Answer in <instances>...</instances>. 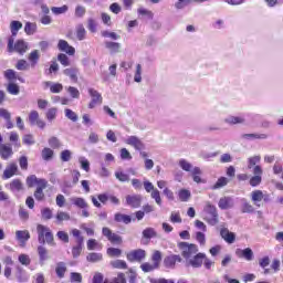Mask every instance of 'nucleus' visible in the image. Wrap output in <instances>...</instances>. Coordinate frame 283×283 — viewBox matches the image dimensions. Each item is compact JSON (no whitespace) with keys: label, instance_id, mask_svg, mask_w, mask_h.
I'll list each match as a JSON object with an SVG mask.
<instances>
[{"label":"nucleus","instance_id":"f257e3e1","mask_svg":"<svg viewBox=\"0 0 283 283\" xmlns=\"http://www.w3.org/2000/svg\"><path fill=\"white\" fill-rule=\"evenodd\" d=\"M36 231H38V240L40 244H54V234H52V231L50 228L43 226V224H38L36 226Z\"/></svg>","mask_w":283,"mask_h":283},{"label":"nucleus","instance_id":"f03ea898","mask_svg":"<svg viewBox=\"0 0 283 283\" xmlns=\"http://www.w3.org/2000/svg\"><path fill=\"white\" fill-rule=\"evenodd\" d=\"M179 249L181 250V255L185 258L186 262L198 253V245L193 243L180 242Z\"/></svg>","mask_w":283,"mask_h":283},{"label":"nucleus","instance_id":"7ed1b4c3","mask_svg":"<svg viewBox=\"0 0 283 283\" xmlns=\"http://www.w3.org/2000/svg\"><path fill=\"white\" fill-rule=\"evenodd\" d=\"M203 211L206 213H209L210 217L206 218V221L208 222V224H211L212 227H216V224H218L219 220H218V210L216 209V206L211 205V202L207 201L206 206L203 208Z\"/></svg>","mask_w":283,"mask_h":283},{"label":"nucleus","instance_id":"20e7f679","mask_svg":"<svg viewBox=\"0 0 283 283\" xmlns=\"http://www.w3.org/2000/svg\"><path fill=\"white\" fill-rule=\"evenodd\" d=\"M253 176L250 178V186L251 187H259V185H262V174L264 171L262 170L261 166H255L252 170Z\"/></svg>","mask_w":283,"mask_h":283},{"label":"nucleus","instance_id":"39448f33","mask_svg":"<svg viewBox=\"0 0 283 283\" xmlns=\"http://www.w3.org/2000/svg\"><path fill=\"white\" fill-rule=\"evenodd\" d=\"M102 233L104 238H107L109 242L113 244H120L123 242V238L114 232H112V229L104 227L102 229Z\"/></svg>","mask_w":283,"mask_h":283},{"label":"nucleus","instance_id":"423d86ee","mask_svg":"<svg viewBox=\"0 0 283 283\" xmlns=\"http://www.w3.org/2000/svg\"><path fill=\"white\" fill-rule=\"evenodd\" d=\"M29 123L32 126L36 125V127H39L40 129H45V122L43 119H41V117L39 116L38 111H31L30 112Z\"/></svg>","mask_w":283,"mask_h":283},{"label":"nucleus","instance_id":"0eeeda50","mask_svg":"<svg viewBox=\"0 0 283 283\" xmlns=\"http://www.w3.org/2000/svg\"><path fill=\"white\" fill-rule=\"evenodd\" d=\"M205 258H207V254L202 252L197 253L187 260V264L193 269H200V266H202V262H205Z\"/></svg>","mask_w":283,"mask_h":283},{"label":"nucleus","instance_id":"6e6552de","mask_svg":"<svg viewBox=\"0 0 283 283\" xmlns=\"http://www.w3.org/2000/svg\"><path fill=\"white\" fill-rule=\"evenodd\" d=\"M125 144L134 147V149L137 151H143V149H145V143H143V140H140V138L137 136H129L127 139H125Z\"/></svg>","mask_w":283,"mask_h":283},{"label":"nucleus","instance_id":"1a4fd4ad","mask_svg":"<svg viewBox=\"0 0 283 283\" xmlns=\"http://www.w3.org/2000/svg\"><path fill=\"white\" fill-rule=\"evenodd\" d=\"M235 255L239 258H243V260H247V262H253L255 255L253 254V250L251 248L245 249H237Z\"/></svg>","mask_w":283,"mask_h":283},{"label":"nucleus","instance_id":"9d476101","mask_svg":"<svg viewBox=\"0 0 283 283\" xmlns=\"http://www.w3.org/2000/svg\"><path fill=\"white\" fill-rule=\"evenodd\" d=\"M143 202V197L140 195H128L126 196V205L133 209H138Z\"/></svg>","mask_w":283,"mask_h":283},{"label":"nucleus","instance_id":"9b49d317","mask_svg":"<svg viewBox=\"0 0 283 283\" xmlns=\"http://www.w3.org/2000/svg\"><path fill=\"white\" fill-rule=\"evenodd\" d=\"M90 95L92 96V101L88 104L90 109H94L96 105H101L103 103V97L101 96V93H98L96 90L91 88L88 91Z\"/></svg>","mask_w":283,"mask_h":283},{"label":"nucleus","instance_id":"f8f14e48","mask_svg":"<svg viewBox=\"0 0 283 283\" xmlns=\"http://www.w3.org/2000/svg\"><path fill=\"white\" fill-rule=\"evenodd\" d=\"M44 189H48V181H39V186L33 193L35 200H39L40 202L45 200Z\"/></svg>","mask_w":283,"mask_h":283},{"label":"nucleus","instance_id":"ddd939ff","mask_svg":"<svg viewBox=\"0 0 283 283\" xmlns=\"http://www.w3.org/2000/svg\"><path fill=\"white\" fill-rule=\"evenodd\" d=\"M146 253L145 250H135L127 254V260L129 262H143V259L145 258Z\"/></svg>","mask_w":283,"mask_h":283},{"label":"nucleus","instance_id":"4468645a","mask_svg":"<svg viewBox=\"0 0 283 283\" xmlns=\"http://www.w3.org/2000/svg\"><path fill=\"white\" fill-rule=\"evenodd\" d=\"M243 140H266L269 135L266 133H250L241 135Z\"/></svg>","mask_w":283,"mask_h":283},{"label":"nucleus","instance_id":"2eb2a0df","mask_svg":"<svg viewBox=\"0 0 283 283\" xmlns=\"http://www.w3.org/2000/svg\"><path fill=\"white\" fill-rule=\"evenodd\" d=\"M57 48L61 52H65L66 54H70V56H74L76 50L67 43L65 40H60L57 43Z\"/></svg>","mask_w":283,"mask_h":283},{"label":"nucleus","instance_id":"dca6fc26","mask_svg":"<svg viewBox=\"0 0 283 283\" xmlns=\"http://www.w3.org/2000/svg\"><path fill=\"white\" fill-rule=\"evenodd\" d=\"M176 262H182V259L180 255L172 254L165 258L164 265L166 269H174V266H176Z\"/></svg>","mask_w":283,"mask_h":283},{"label":"nucleus","instance_id":"f3484780","mask_svg":"<svg viewBox=\"0 0 283 283\" xmlns=\"http://www.w3.org/2000/svg\"><path fill=\"white\" fill-rule=\"evenodd\" d=\"M250 198L255 207H261L260 202L264 200V192L262 190H253Z\"/></svg>","mask_w":283,"mask_h":283},{"label":"nucleus","instance_id":"a211bd4d","mask_svg":"<svg viewBox=\"0 0 283 283\" xmlns=\"http://www.w3.org/2000/svg\"><path fill=\"white\" fill-rule=\"evenodd\" d=\"M220 235L228 242V244H233L235 242V234L230 232L227 228L221 229Z\"/></svg>","mask_w":283,"mask_h":283},{"label":"nucleus","instance_id":"6ab92c4d","mask_svg":"<svg viewBox=\"0 0 283 283\" xmlns=\"http://www.w3.org/2000/svg\"><path fill=\"white\" fill-rule=\"evenodd\" d=\"M105 49L109 50L111 54H118L122 51L120 43L112 41L105 42Z\"/></svg>","mask_w":283,"mask_h":283},{"label":"nucleus","instance_id":"aec40b11","mask_svg":"<svg viewBox=\"0 0 283 283\" xmlns=\"http://www.w3.org/2000/svg\"><path fill=\"white\" fill-rule=\"evenodd\" d=\"M219 209L227 210V209H233V199L231 197H222L219 200Z\"/></svg>","mask_w":283,"mask_h":283},{"label":"nucleus","instance_id":"412c9836","mask_svg":"<svg viewBox=\"0 0 283 283\" xmlns=\"http://www.w3.org/2000/svg\"><path fill=\"white\" fill-rule=\"evenodd\" d=\"M228 125H244L247 119L243 116H229L224 119Z\"/></svg>","mask_w":283,"mask_h":283},{"label":"nucleus","instance_id":"4be33fe9","mask_svg":"<svg viewBox=\"0 0 283 283\" xmlns=\"http://www.w3.org/2000/svg\"><path fill=\"white\" fill-rule=\"evenodd\" d=\"M15 238L23 245L25 244L27 241L30 240V232L28 230H18L15 232Z\"/></svg>","mask_w":283,"mask_h":283},{"label":"nucleus","instance_id":"5701e85b","mask_svg":"<svg viewBox=\"0 0 283 283\" xmlns=\"http://www.w3.org/2000/svg\"><path fill=\"white\" fill-rule=\"evenodd\" d=\"M12 155V147L6 144L0 146V156L3 160H8V158Z\"/></svg>","mask_w":283,"mask_h":283},{"label":"nucleus","instance_id":"b1692460","mask_svg":"<svg viewBox=\"0 0 283 283\" xmlns=\"http://www.w3.org/2000/svg\"><path fill=\"white\" fill-rule=\"evenodd\" d=\"M14 50L19 54H25L28 52V43L23 40H18L14 44Z\"/></svg>","mask_w":283,"mask_h":283},{"label":"nucleus","instance_id":"393cba45","mask_svg":"<svg viewBox=\"0 0 283 283\" xmlns=\"http://www.w3.org/2000/svg\"><path fill=\"white\" fill-rule=\"evenodd\" d=\"M21 28H23V23H21V21H17L13 20L10 23V31L12 36H17V34H19V30H21Z\"/></svg>","mask_w":283,"mask_h":283},{"label":"nucleus","instance_id":"a878e982","mask_svg":"<svg viewBox=\"0 0 283 283\" xmlns=\"http://www.w3.org/2000/svg\"><path fill=\"white\" fill-rule=\"evenodd\" d=\"M115 222H123L124 224H129L132 222V217L129 214L117 212L115 213Z\"/></svg>","mask_w":283,"mask_h":283},{"label":"nucleus","instance_id":"bb28decb","mask_svg":"<svg viewBox=\"0 0 283 283\" xmlns=\"http://www.w3.org/2000/svg\"><path fill=\"white\" fill-rule=\"evenodd\" d=\"M17 169H19L17 164H10L3 172V178H12V176L17 174Z\"/></svg>","mask_w":283,"mask_h":283},{"label":"nucleus","instance_id":"cd10ccee","mask_svg":"<svg viewBox=\"0 0 283 283\" xmlns=\"http://www.w3.org/2000/svg\"><path fill=\"white\" fill-rule=\"evenodd\" d=\"M59 113V109L56 107L49 108L45 113V118L49 123H54L56 120V114Z\"/></svg>","mask_w":283,"mask_h":283},{"label":"nucleus","instance_id":"c85d7f7f","mask_svg":"<svg viewBox=\"0 0 283 283\" xmlns=\"http://www.w3.org/2000/svg\"><path fill=\"white\" fill-rule=\"evenodd\" d=\"M260 160H262V157L260 155H255L253 157H250L248 159V169H252V171H253L254 167H260L258 165L260 163Z\"/></svg>","mask_w":283,"mask_h":283},{"label":"nucleus","instance_id":"c756f323","mask_svg":"<svg viewBox=\"0 0 283 283\" xmlns=\"http://www.w3.org/2000/svg\"><path fill=\"white\" fill-rule=\"evenodd\" d=\"M227 185H229V179L227 177H221L217 180V182L213 186H211V189H222L223 187H227Z\"/></svg>","mask_w":283,"mask_h":283},{"label":"nucleus","instance_id":"7c9ffc66","mask_svg":"<svg viewBox=\"0 0 283 283\" xmlns=\"http://www.w3.org/2000/svg\"><path fill=\"white\" fill-rule=\"evenodd\" d=\"M178 196L181 202H189V200L191 199V191L187 189H181L179 190Z\"/></svg>","mask_w":283,"mask_h":283},{"label":"nucleus","instance_id":"2f4dec72","mask_svg":"<svg viewBox=\"0 0 283 283\" xmlns=\"http://www.w3.org/2000/svg\"><path fill=\"white\" fill-rule=\"evenodd\" d=\"M75 34L77 41H85V34H87V31H85V27H83V24H80L76 27Z\"/></svg>","mask_w":283,"mask_h":283},{"label":"nucleus","instance_id":"473e14b6","mask_svg":"<svg viewBox=\"0 0 283 283\" xmlns=\"http://www.w3.org/2000/svg\"><path fill=\"white\" fill-rule=\"evenodd\" d=\"M73 205H75V207H78L80 209H87V207H90L87 205V201H85V199L80 198V197H75L71 199Z\"/></svg>","mask_w":283,"mask_h":283},{"label":"nucleus","instance_id":"72a5a7b5","mask_svg":"<svg viewBox=\"0 0 283 283\" xmlns=\"http://www.w3.org/2000/svg\"><path fill=\"white\" fill-rule=\"evenodd\" d=\"M24 32L29 36H32V34L36 33V23L27 22L24 25Z\"/></svg>","mask_w":283,"mask_h":283},{"label":"nucleus","instance_id":"f704fd0d","mask_svg":"<svg viewBox=\"0 0 283 283\" xmlns=\"http://www.w3.org/2000/svg\"><path fill=\"white\" fill-rule=\"evenodd\" d=\"M45 85H51L50 90L52 94H60V92H63V84L61 83L52 84V82H45Z\"/></svg>","mask_w":283,"mask_h":283},{"label":"nucleus","instance_id":"c9c22d12","mask_svg":"<svg viewBox=\"0 0 283 283\" xmlns=\"http://www.w3.org/2000/svg\"><path fill=\"white\" fill-rule=\"evenodd\" d=\"M40 54H39V50H34L29 54V61L32 65V67H34V65H36V63H39V59H40Z\"/></svg>","mask_w":283,"mask_h":283},{"label":"nucleus","instance_id":"e433bc0d","mask_svg":"<svg viewBox=\"0 0 283 283\" xmlns=\"http://www.w3.org/2000/svg\"><path fill=\"white\" fill-rule=\"evenodd\" d=\"M40 181H46V180H45V179H39V178H36V176H34V175L29 176V177L27 178V185H28V187H30V188L34 187V185H36V187H39V182H40Z\"/></svg>","mask_w":283,"mask_h":283},{"label":"nucleus","instance_id":"4c0bfd02","mask_svg":"<svg viewBox=\"0 0 283 283\" xmlns=\"http://www.w3.org/2000/svg\"><path fill=\"white\" fill-rule=\"evenodd\" d=\"M134 81H135V83H143V65H140V64L136 65Z\"/></svg>","mask_w":283,"mask_h":283},{"label":"nucleus","instance_id":"58836bf2","mask_svg":"<svg viewBox=\"0 0 283 283\" xmlns=\"http://www.w3.org/2000/svg\"><path fill=\"white\" fill-rule=\"evenodd\" d=\"M153 264L157 266V269L160 266V262H163V253L160 251H155L151 256Z\"/></svg>","mask_w":283,"mask_h":283},{"label":"nucleus","instance_id":"ea45409f","mask_svg":"<svg viewBox=\"0 0 283 283\" xmlns=\"http://www.w3.org/2000/svg\"><path fill=\"white\" fill-rule=\"evenodd\" d=\"M86 260L87 262H101V260H103V254L92 252L87 254Z\"/></svg>","mask_w":283,"mask_h":283},{"label":"nucleus","instance_id":"a19ab883","mask_svg":"<svg viewBox=\"0 0 283 283\" xmlns=\"http://www.w3.org/2000/svg\"><path fill=\"white\" fill-rule=\"evenodd\" d=\"M158 235V233L156 232V230L154 228H146L143 231V238H146L147 240H150V238H156Z\"/></svg>","mask_w":283,"mask_h":283},{"label":"nucleus","instance_id":"79ce46f5","mask_svg":"<svg viewBox=\"0 0 283 283\" xmlns=\"http://www.w3.org/2000/svg\"><path fill=\"white\" fill-rule=\"evenodd\" d=\"M83 242L84 239L80 237V243L72 250L73 258H78V255H81V251H83Z\"/></svg>","mask_w":283,"mask_h":283},{"label":"nucleus","instance_id":"37998d69","mask_svg":"<svg viewBox=\"0 0 283 283\" xmlns=\"http://www.w3.org/2000/svg\"><path fill=\"white\" fill-rule=\"evenodd\" d=\"M200 174H202V170H200V168L195 167L192 169L191 176L193 178V182H197L198 185H200V182H202V178H200Z\"/></svg>","mask_w":283,"mask_h":283},{"label":"nucleus","instance_id":"c03bdc74","mask_svg":"<svg viewBox=\"0 0 283 283\" xmlns=\"http://www.w3.org/2000/svg\"><path fill=\"white\" fill-rule=\"evenodd\" d=\"M64 114L66 118H69V120H72L73 123H76V120H78V115H76V113L70 108L64 109Z\"/></svg>","mask_w":283,"mask_h":283},{"label":"nucleus","instance_id":"a18cd8bd","mask_svg":"<svg viewBox=\"0 0 283 283\" xmlns=\"http://www.w3.org/2000/svg\"><path fill=\"white\" fill-rule=\"evenodd\" d=\"M122 254H123V251L118 248L107 249V255H109V258H120Z\"/></svg>","mask_w":283,"mask_h":283},{"label":"nucleus","instance_id":"49530a36","mask_svg":"<svg viewBox=\"0 0 283 283\" xmlns=\"http://www.w3.org/2000/svg\"><path fill=\"white\" fill-rule=\"evenodd\" d=\"M150 197L153 198V200H155L156 205H158L160 207V205H163V198H160V191H158V189H154L150 192Z\"/></svg>","mask_w":283,"mask_h":283},{"label":"nucleus","instance_id":"de8ad7c7","mask_svg":"<svg viewBox=\"0 0 283 283\" xmlns=\"http://www.w3.org/2000/svg\"><path fill=\"white\" fill-rule=\"evenodd\" d=\"M56 222H63L70 220V213L59 210L55 216Z\"/></svg>","mask_w":283,"mask_h":283},{"label":"nucleus","instance_id":"09e8293b","mask_svg":"<svg viewBox=\"0 0 283 283\" xmlns=\"http://www.w3.org/2000/svg\"><path fill=\"white\" fill-rule=\"evenodd\" d=\"M10 189H11L12 191H22V189H23V184L21 182V180L14 179V180L10 184Z\"/></svg>","mask_w":283,"mask_h":283},{"label":"nucleus","instance_id":"8fccbe9b","mask_svg":"<svg viewBox=\"0 0 283 283\" xmlns=\"http://www.w3.org/2000/svg\"><path fill=\"white\" fill-rule=\"evenodd\" d=\"M179 166L181 167V169H184V171H190V174H192V171L195 169L193 166L185 159H181L179 161Z\"/></svg>","mask_w":283,"mask_h":283},{"label":"nucleus","instance_id":"3c124183","mask_svg":"<svg viewBox=\"0 0 283 283\" xmlns=\"http://www.w3.org/2000/svg\"><path fill=\"white\" fill-rule=\"evenodd\" d=\"M142 271H144V273H151V271H156V269H158L154 263H143L140 265Z\"/></svg>","mask_w":283,"mask_h":283},{"label":"nucleus","instance_id":"603ef678","mask_svg":"<svg viewBox=\"0 0 283 283\" xmlns=\"http://www.w3.org/2000/svg\"><path fill=\"white\" fill-rule=\"evenodd\" d=\"M102 36H104L105 39H112L113 41H118V39H120V36L116 32L112 31H103Z\"/></svg>","mask_w":283,"mask_h":283},{"label":"nucleus","instance_id":"864d4df0","mask_svg":"<svg viewBox=\"0 0 283 283\" xmlns=\"http://www.w3.org/2000/svg\"><path fill=\"white\" fill-rule=\"evenodd\" d=\"M60 158L62 160V163H70V160H72V153L71 150H63L61 154H60Z\"/></svg>","mask_w":283,"mask_h":283},{"label":"nucleus","instance_id":"5fc2aeb1","mask_svg":"<svg viewBox=\"0 0 283 283\" xmlns=\"http://www.w3.org/2000/svg\"><path fill=\"white\" fill-rule=\"evenodd\" d=\"M64 74H65L66 76H70V78H71L72 81H75V82L78 81V77L76 76V74H77L76 69H66V70H64Z\"/></svg>","mask_w":283,"mask_h":283},{"label":"nucleus","instance_id":"6e6d98bb","mask_svg":"<svg viewBox=\"0 0 283 283\" xmlns=\"http://www.w3.org/2000/svg\"><path fill=\"white\" fill-rule=\"evenodd\" d=\"M115 178L119 180V182H129V175L122 171H116Z\"/></svg>","mask_w":283,"mask_h":283},{"label":"nucleus","instance_id":"4d7b16f0","mask_svg":"<svg viewBox=\"0 0 283 283\" xmlns=\"http://www.w3.org/2000/svg\"><path fill=\"white\" fill-rule=\"evenodd\" d=\"M7 91L9 92V94L17 96L20 92V88H19V85H17L14 83H9Z\"/></svg>","mask_w":283,"mask_h":283},{"label":"nucleus","instance_id":"13d9d810","mask_svg":"<svg viewBox=\"0 0 283 283\" xmlns=\"http://www.w3.org/2000/svg\"><path fill=\"white\" fill-rule=\"evenodd\" d=\"M69 8L67 6H62V7H53L51 8V12H53L54 14L59 15V14H65V12H67Z\"/></svg>","mask_w":283,"mask_h":283},{"label":"nucleus","instance_id":"bf43d9fd","mask_svg":"<svg viewBox=\"0 0 283 283\" xmlns=\"http://www.w3.org/2000/svg\"><path fill=\"white\" fill-rule=\"evenodd\" d=\"M18 260L23 266H30V262H32L28 254H20Z\"/></svg>","mask_w":283,"mask_h":283},{"label":"nucleus","instance_id":"052dcab7","mask_svg":"<svg viewBox=\"0 0 283 283\" xmlns=\"http://www.w3.org/2000/svg\"><path fill=\"white\" fill-rule=\"evenodd\" d=\"M113 269H127V263L123 260H115L111 262Z\"/></svg>","mask_w":283,"mask_h":283},{"label":"nucleus","instance_id":"680f3d73","mask_svg":"<svg viewBox=\"0 0 283 283\" xmlns=\"http://www.w3.org/2000/svg\"><path fill=\"white\" fill-rule=\"evenodd\" d=\"M66 91L70 94V96H72L73 98H80L81 96V92L78 91V88L74 86H69Z\"/></svg>","mask_w":283,"mask_h":283},{"label":"nucleus","instance_id":"e2e57ef3","mask_svg":"<svg viewBox=\"0 0 283 283\" xmlns=\"http://www.w3.org/2000/svg\"><path fill=\"white\" fill-rule=\"evenodd\" d=\"M42 220H52V209L43 208L41 210Z\"/></svg>","mask_w":283,"mask_h":283},{"label":"nucleus","instance_id":"0e129e2a","mask_svg":"<svg viewBox=\"0 0 283 283\" xmlns=\"http://www.w3.org/2000/svg\"><path fill=\"white\" fill-rule=\"evenodd\" d=\"M54 156V150L50 148H44L42 150V158L43 160H50Z\"/></svg>","mask_w":283,"mask_h":283},{"label":"nucleus","instance_id":"69168bd1","mask_svg":"<svg viewBox=\"0 0 283 283\" xmlns=\"http://www.w3.org/2000/svg\"><path fill=\"white\" fill-rule=\"evenodd\" d=\"M241 211L242 213H253V211H255V208L253 207V205L244 202Z\"/></svg>","mask_w":283,"mask_h":283},{"label":"nucleus","instance_id":"338daca9","mask_svg":"<svg viewBox=\"0 0 283 283\" xmlns=\"http://www.w3.org/2000/svg\"><path fill=\"white\" fill-rule=\"evenodd\" d=\"M49 145L52 147V149H59L61 147V140L56 137H51L49 139Z\"/></svg>","mask_w":283,"mask_h":283},{"label":"nucleus","instance_id":"774afa93","mask_svg":"<svg viewBox=\"0 0 283 283\" xmlns=\"http://www.w3.org/2000/svg\"><path fill=\"white\" fill-rule=\"evenodd\" d=\"M57 61H60L61 65H64V67H67L70 65V57L65 55L64 53L59 54Z\"/></svg>","mask_w":283,"mask_h":283}]
</instances>
